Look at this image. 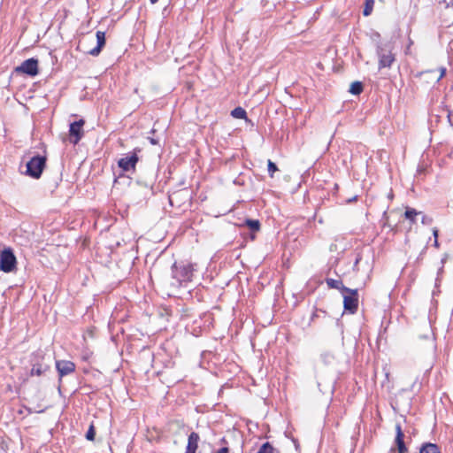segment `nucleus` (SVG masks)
Wrapping results in <instances>:
<instances>
[{
  "instance_id": "16",
  "label": "nucleus",
  "mask_w": 453,
  "mask_h": 453,
  "mask_svg": "<svg viewBox=\"0 0 453 453\" xmlns=\"http://www.w3.org/2000/svg\"><path fill=\"white\" fill-rule=\"evenodd\" d=\"M419 453H441V450L438 445L431 442H426L420 447Z\"/></svg>"
},
{
  "instance_id": "10",
  "label": "nucleus",
  "mask_w": 453,
  "mask_h": 453,
  "mask_svg": "<svg viewBox=\"0 0 453 453\" xmlns=\"http://www.w3.org/2000/svg\"><path fill=\"white\" fill-rule=\"evenodd\" d=\"M139 158L135 153H132L118 161V165L125 172L134 170Z\"/></svg>"
},
{
  "instance_id": "29",
  "label": "nucleus",
  "mask_w": 453,
  "mask_h": 453,
  "mask_svg": "<svg viewBox=\"0 0 453 453\" xmlns=\"http://www.w3.org/2000/svg\"><path fill=\"white\" fill-rule=\"evenodd\" d=\"M150 143H151V144H153V145L157 144V140H155V139H153V138H150Z\"/></svg>"
},
{
  "instance_id": "22",
  "label": "nucleus",
  "mask_w": 453,
  "mask_h": 453,
  "mask_svg": "<svg viewBox=\"0 0 453 453\" xmlns=\"http://www.w3.org/2000/svg\"><path fill=\"white\" fill-rule=\"evenodd\" d=\"M276 449L273 447V445L266 441L259 448L257 453H275Z\"/></svg>"
},
{
  "instance_id": "15",
  "label": "nucleus",
  "mask_w": 453,
  "mask_h": 453,
  "mask_svg": "<svg viewBox=\"0 0 453 453\" xmlns=\"http://www.w3.org/2000/svg\"><path fill=\"white\" fill-rule=\"evenodd\" d=\"M426 340L427 355L429 357L428 365L431 368L432 365L434 363V352H435L436 346H435V343L433 339L426 337Z\"/></svg>"
},
{
  "instance_id": "1",
  "label": "nucleus",
  "mask_w": 453,
  "mask_h": 453,
  "mask_svg": "<svg viewBox=\"0 0 453 453\" xmlns=\"http://www.w3.org/2000/svg\"><path fill=\"white\" fill-rule=\"evenodd\" d=\"M172 277L175 280L173 283L175 287H180L183 283L190 282L194 276V265L180 261L174 262L171 267Z\"/></svg>"
},
{
  "instance_id": "3",
  "label": "nucleus",
  "mask_w": 453,
  "mask_h": 453,
  "mask_svg": "<svg viewBox=\"0 0 453 453\" xmlns=\"http://www.w3.org/2000/svg\"><path fill=\"white\" fill-rule=\"evenodd\" d=\"M46 165V157L36 155L27 163L26 173L35 179L40 178Z\"/></svg>"
},
{
  "instance_id": "5",
  "label": "nucleus",
  "mask_w": 453,
  "mask_h": 453,
  "mask_svg": "<svg viewBox=\"0 0 453 453\" xmlns=\"http://www.w3.org/2000/svg\"><path fill=\"white\" fill-rule=\"evenodd\" d=\"M343 295V307L346 311L355 314L358 308V292L357 289L348 288Z\"/></svg>"
},
{
  "instance_id": "21",
  "label": "nucleus",
  "mask_w": 453,
  "mask_h": 453,
  "mask_svg": "<svg viewBox=\"0 0 453 453\" xmlns=\"http://www.w3.org/2000/svg\"><path fill=\"white\" fill-rule=\"evenodd\" d=\"M231 115L235 119H246V111L242 107H236L231 111Z\"/></svg>"
},
{
  "instance_id": "32",
  "label": "nucleus",
  "mask_w": 453,
  "mask_h": 453,
  "mask_svg": "<svg viewBox=\"0 0 453 453\" xmlns=\"http://www.w3.org/2000/svg\"><path fill=\"white\" fill-rule=\"evenodd\" d=\"M357 199V196H355L354 197L350 198L348 200V203H350V202H353V201H356Z\"/></svg>"
},
{
  "instance_id": "18",
  "label": "nucleus",
  "mask_w": 453,
  "mask_h": 453,
  "mask_svg": "<svg viewBox=\"0 0 453 453\" xmlns=\"http://www.w3.org/2000/svg\"><path fill=\"white\" fill-rule=\"evenodd\" d=\"M321 359H322V362L326 365H331L333 364H334L335 360H336V357L334 354H333L332 352L330 351H325L321 354Z\"/></svg>"
},
{
  "instance_id": "7",
  "label": "nucleus",
  "mask_w": 453,
  "mask_h": 453,
  "mask_svg": "<svg viewBox=\"0 0 453 453\" xmlns=\"http://www.w3.org/2000/svg\"><path fill=\"white\" fill-rule=\"evenodd\" d=\"M377 54L379 56V68L390 67L395 61V56L389 48L378 46Z\"/></svg>"
},
{
  "instance_id": "4",
  "label": "nucleus",
  "mask_w": 453,
  "mask_h": 453,
  "mask_svg": "<svg viewBox=\"0 0 453 453\" xmlns=\"http://www.w3.org/2000/svg\"><path fill=\"white\" fill-rule=\"evenodd\" d=\"M17 259L11 248H5L0 252V270L12 273L16 269Z\"/></svg>"
},
{
  "instance_id": "8",
  "label": "nucleus",
  "mask_w": 453,
  "mask_h": 453,
  "mask_svg": "<svg viewBox=\"0 0 453 453\" xmlns=\"http://www.w3.org/2000/svg\"><path fill=\"white\" fill-rule=\"evenodd\" d=\"M85 121L83 119H79L70 124L69 128V140L70 142L76 145L83 136V126Z\"/></svg>"
},
{
  "instance_id": "26",
  "label": "nucleus",
  "mask_w": 453,
  "mask_h": 453,
  "mask_svg": "<svg viewBox=\"0 0 453 453\" xmlns=\"http://www.w3.org/2000/svg\"><path fill=\"white\" fill-rule=\"evenodd\" d=\"M433 235L434 237V246L438 248L439 247V242H438V229L437 228H434L433 229Z\"/></svg>"
},
{
  "instance_id": "31",
  "label": "nucleus",
  "mask_w": 453,
  "mask_h": 453,
  "mask_svg": "<svg viewBox=\"0 0 453 453\" xmlns=\"http://www.w3.org/2000/svg\"><path fill=\"white\" fill-rule=\"evenodd\" d=\"M448 119H449V122L450 126H452L453 123H452V120H451V114L450 113L448 114Z\"/></svg>"
},
{
  "instance_id": "11",
  "label": "nucleus",
  "mask_w": 453,
  "mask_h": 453,
  "mask_svg": "<svg viewBox=\"0 0 453 453\" xmlns=\"http://www.w3.org/2000/svg\"><path fill=\"white\" fill-rule=\"evenodd\" d=\"M96 46L90 50L88 51V53L91 56H98L100 52L102 51V49L105 45V33L102 31H97L96 34Z\"/></svg>"
},
{
  "instance_id": "27",
  "label": "nucleus",
  "mask_w": 453,
  "mask_h": 453,
  "mask_svg": "<svg viewBox=\"0 0 453 453\" xmlns=\"http://www.w3.org/2000/svg\"><path fill=\"white\" fill-rule=\"evenodd\" d=\"M319 311H321L322 313L326 314V311H324L322 310H316V311L313 312L311 315V321H314V319L319 317V314H318Z\"/></svg>"
},
{
  "instance_id": "20",
  "label": "nucleus",
  "mask_w": 453,
  "mask_h": 453,
  "mask_svg": "<svg viewBox=\"0 0 453 453\" xmlns=\"http://www.w3.org/2000/svg\"><path fill=\"white\" fill-rule=\"evenodd\" d=\"M364 87L362 82L354 81L351 83L349 92L353 95H360L363 92Z\"/></svg>"
},
{
  "instance_id": "34",
  "label": "nucleus",
  "mask_w": 453,
  "mask_h": 453,
  "mask_svg": "<svg viewBox=\"0 0 453 453\" xmlns=\"http://www.w3.org/2000/svg\"><path fill=\"white\" fill-rule=\"evenodd\" d=\"M152 4H156L158 0H150Z\"/></svg>"
},
{
  "instance_id": "33",
  "label": "nucleus",
  "mask_w": 453,
  "mask_h": 453,
  "mask_svg": "<svg viewBox=\"0 0 453 453\" xmlns=\"http://www.w3.org/2000/svg\"><path fill=\"white\" fill-rule=\"evenodd\" d=\"M445 68H441L440 78H441L445 74Z\"/></svg>"
},
{
  "instance_id": "23",
  "label": "nucleus",
  "mask_w": 453,
  "mask_h": 453,
  "mask_svg": "<svg viewBox=\"0 0 453 453\" xmlns=\"http://www.w3.org/2000/svg\"><path fill=\"white\" fill-rule=\"evenodd\" d=\"M374 5V0H365V8L363 10L364 16H369L372 10Z\"/></svg>"
},
{
  "instance_id": "9",
  "label": "nucleus",
  "mask_w": 453,
  "mask_h": 453,
  "mask_svg": "<svg viewBox=\"0 0 453 453\" xmlns=\"http://www.w3.org/2000/svg\"><path fill=\"white\" fill-rule=\"evenodd\" d=\"M56 369L58 372L59 380L64 376L69 375L75 371V364L68 360L56 361Z\"/></svg>"
},
{
  "instance_id": "30",
  "label": "nucleus",
  "mask_w": 453,
  "mask_h": 453,
  "mask_svg": "<svg viewBox=\"0 0 453 453\" xmlns=\"http://www.w3.org/2000/svg\"><path fill=\"white\" fill-rule=\"evenodd\" d=\"M427 217L426 215H422V223L426 224Z\"/></svg>"
},
{
  "instance_id": "25",
  "label": "nucleus",
  "mask_w": 453,
  "mask_h": 453,
  "mask_svg": "<svg viewBox=\"0 0 453 453\" xmlns=\"http://www.w3.org/2000/svg\"><path fill=\"white\" fill-rule=\"evenodd\" d=\"M267 167H268V172H269V174H270L271 177H273V173L276 171H278L277 165L273 161H271L270 159L268 160Z\"/></svg>"
},
{
  "instance_id": "17",
  "label": "nucleus",
  "mask_w": 453,
  "mask_h": 453,
  "mask_svg": "<svg viewBox=\"0 0 453 453\" xmlns=\"http://www.w3.org/2000/svg\"><path fill=\"white\" fill-rule=\"evenodd\" d=\"M242 226H247L252 232H258L260 230L261 224L257 219H247Z\"/></svg>"
},
{
  "instance_id": "13",
  "label": "nucleus",
  "mask_w": 453,
  "mask_h": 453,
  "mask_svg": "<svg viewBox=\"0 0 453 453\" xmlns=\"http://www.w3.org/2000/svg\"><path fill=\"white\" fill-rule=\"evenodd\" d=\"M200 441L199 434L196 432H192L188 438V444L186 447V453H196L198 448V442Z\"/></svg>"
},
{
  "instance_id": "28",
  "label": "nucleus",
  "mask_w": 453,
  "mask_h": 453,
  "mask_svg": "<svg viewBox=\"0 0 453 453\" xmlns=\"http://www.w3.org/2000/svg\"><path fill=\"white\" fill-rule=\"evenodd\" d=\"M360 260H361V255H359V254H358V255H357V257H356V259H355L354 267H353V268H354V270H356V271H357V270H358V269L357 268V264L360 262Z\"/></svg>"
},
{
  "instance_id": "6",
  "label": "nucleus",
  "mask_w": 453,
  "mask_h": 453,
  "mask_svg": "<svg viewBox=\"0 0 453 453\" xmlns=\"http://www.w3.org/2000/svg\"><path fill=\"white\" fill-rule=\"evenodd\" d=\"M15 72L35 77L39 73L38 60L34 58H28L23 61L20 65L17 66Z\"/></svg>"
},
{
  "instance_id": "12",
  "label": "nucleus",
  "mask_w": 453,
  "mask_h": 453,
  "mask_svg": "<svg viewBox=\"0 0 453 453\" xmlns=\"http://www.w3.org/2000/svg\"><path fill=\"white\" fill-rule=\"evenodd\" d=\"M395 432H396V435H395V442L397 446V450H398V453H406L407 452V448L405 446V443L403 441V437H404V434H403V432L402 430V426L399 423H397L395 425Z\"/></svg>"
},
{
  "instance_id": "14",
  "label": "nucleus",
  "mask_w": 453,
  "mask_h": 453,
  "mask_svg": "<svg viewBox=\"0 0 453 453\" xmlns=\"http://www.w3.org/2000/svg\"><path fill=\"white\" fill-rule=\"evenodd\" d=\"M326 283L329 288H334L340 290L342 293H344L348 290L349 288L345 287L341 280H334L331 278L326 279Z\"/></svg>"
},
{
  "instance_id": "24",
  "label": "nucleus",
  "mask_w": 453,
  "mask_h": 453,
  "mask_svg": "<svg viewBox=\"0 0 453 453\" xmlns=\"http://www.w3.org/2000/svg\"><path fill=\"white\" fill-rule=\"evenodd\" d=\"M95 436H96V430H95V427L93 425H90L88 430L87 431V434H86V439L88 441H94L95 440Z\"/></svg>"
},
{
  "instance_id": "2",
  "label": "nucleus",
  "mask_w": 453,
  "mask_h": 453,
  "mask_svg": "<svg viewBox=\"0 0 453 453\" xmlns=\"http://www.w3.org/2000/svg\"><path fill=\"white\" fill-rule=\"evenodd\" d=\"M31 362V376L45 375L48 372L50 371V357H46V356L42 351H38L35 354H34Z\"/></svg>"
},
{
  "instance_id": "19",
  "label": "nucleus",
  "mask_w": 453,
  "mask_h": 453,
  "mask_svg": "<svg viewBox=\"0 0 453 453\" xmlns=\"http://www.w3.org/2000/svg\"><path fill=\"white\" fill-rule=\"evenodd\" d=\"M418 215H422V212L421 211H418L417 210H415L413 208H407L405 212H404L405 219H409L412 223L416 222L415 218L417 216H418Z\"/></svg>"
}]
</instances>
